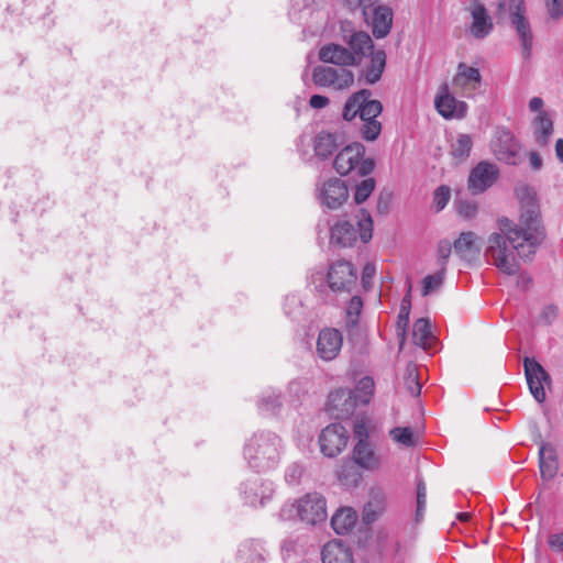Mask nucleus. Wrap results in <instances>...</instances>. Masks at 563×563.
I'll list each match as a JSON object with an SVG mask.
<instances>
[{"instance_id": "obj_20", "label": "nucleus", "mask_w": 563, "mask_h": 563, "mask_svg": "<svg viewBox=\"0 0 563 563\" xmlns=\"http://www.w3.org/2000/svg\"><path fill=\"white\" fill-rule=\"evenodd\" d=\"M470 13L473 20L470 26L471 34L478 40L488 36L493 31L494 24L481 0H472Z\"/></svg>"}, {"instance_id": "obj_44", "label": "nucleus", "mask_w": 563, "mask_h": 563, "mask_svg": "<svg viewBox=\"0 0 563 563\" xmlns=\"http://www.w3.org/2000/svg\"><path fill=\"white\" fill-rule=\"evenodd\" d=\"M310 0H290L289 19L299 23L305 11L309 10Z\"/></svg>"}, {"instance_id": "obj_33", "label": "nucleus", "mask_w": 563, "mask_h": 563, "mask_svg": "<svg viewBox=\"0 0 563 563\" xmlns=\"http://www.w3.org/2000/svg\"><path fill=\"white\" fill-rule=\"evenodd\" d=\"M336 136L330 132L321 131L313 140L314 155L321 159H327L338 150Z\"/></svg>"}, {"instance_id": "obj_34", "label": "nucleus", "mask_w": 563, "mask_h": 563, "mask_svg": "<svg viewBox=\"0 0 563 563\" xmlns=\"http://www.w3.org/2000/svg\"><path fill=\"white\" fill-rule=\"evenodd\" d=\"M385 509V495L379 490H372L371 499L364 506L363 521L366 525L374 522Z\"/></svg>"}, {"instance_id": "obj_48", "label": "nucleus", "mask_w": 563, "mask_h": 563, "mask_svg": "<svg viewBox=\"0 0 563 563\" xmlns=\"http://www.w3.org/2000/svg\"><path fill=\"white\" fill-rule=\"evenodd\" d=\"M406 384L407 388L412 396H419L421 393V385L418 382V375L416 373V368L408 367L406 375Z\"/></svg>"}, {"instance_id": "obj_16", "label": "nucleus", "mask_w": 563, "mask_h": 563, "mask_svg": "<svg viewBox=\"0 0 563 563\" xmlns=\"http://www.w3.org/2000/svg\"><path fill=\"white\" fill-rule=\"evenodd\" d=\"M499 177L498 167L489 162L478 163L470 173L468 188L473 194H482L492 187Z\"/></svg>"}, {"instance_id": "obj_55", "label": "nucleus", "mask_w": 563, "mask_h": 563, "mask_svg": "<svg viewBox=\"0 0 563 563\" xmlns=\"http://www.w3.org/2000/svg\"><path fill=\"white\" fill-rule=\"evenodd\" d=\"M548 544L555 552H563V532L552 533L548 538Z\"/></svg>"}, {"instance_id": "obj_56", "label": "nucleus", "mask_w": 563, "mask_h": 563, "mask_svg": "<svg viewBox=\"0 0 563 563\" xmlns=\"http://www.w3.org/2000/svg\"><path fill=\"white\" fill-rule=\"evenodd\" d=\"M328 97L322 95H312L309 100V106L313 109H323L329 104Z\"/></svg>"}, {"instance_id": "obj_4", "label": "nucleus", "mask_w": 563, "mask_h": 563, "mask_svg": "<svg viewBox=\"0 0 563 563\" xmlns=\"http://www.w3.org/2000/svg\"><path fill=\"white\" fill-rule=\"evenodd\" d=\"M327 517V501L318 493L307 494L295 501H286L278 512V518L283 521L298 519L312 526L325 521Z\"/></svg>"}, {"instance_id": "obj_62", "label": "nucleus", "mask_w": 563, "mask_h": 563, "mask_svg": "<svg viewBox=\"0 0 563 563\" xmlns=\"http://www.w3.org/2000/svg\"><path fill=\"white\" fill-rule=\"evenodd\" d=\"M531 283V278L529 276H526L523 274H520L517 279V285L521 288H527L529 284Z\"/></svg>"}, {"instance_id": "obj_47", "label": "nucleus", "mask_w": 563, "mask_h": 563, "mask_svg": "<svg viewBox=\"0 0 563 563\" xmlns=\"http://www.w3.org/2000/svg\"><path fill=\"white\" fill-rule=\"evenodd\" d=\"M353 433L356 443H369L368 428L364 419L355 421L353 427Z\"/></svg>"}, {"instance_id": "obj_32", "label": "nucleus", "mask_w": 563, "mask_h": 563, "mask_svg": "<svg viewBox=\"0 0 563 563\" xmlns=\"http://www.w3.org/2000/svg\"><path fill=\"white\" fill-rule=\"evenodd\" d=\"M553 133V121L548 112L539 113L533 120V136L537 144L545 146Z\"/></svg>"}, {"instance_id": "obj_41", "label": "nucleus", "mask_w": 563, "mask_h": 563, "mask_svg": "<svg viewBox=\"0 0 563 563\" xmlns=\"http://www.w3.org/2000/svg\"><path fill=\"white\" fill-rule=\"evenodd\" d=\"M284 312L291 319H297L302 314V303L298 295L291 294L285 297L283 303Z\"/></svg>"}, {"instance_id": "obj_27", "label": "nucleus", "mask_w": 563, "mask_h": 563, "mask_svg": "<svg viewBox=\"0 0 563 563\" xmlns=\"http://www.w3.org/2000/svg\"><path fill=\"white\" fill-rule=\"evenodd\" d=\"M481 82L482 75L478 68L459 63L456 74L452 80L455 88L462 89L464 92H473L479 87Z\"/></svg>"}, {"instance_id": "obj_7", "label": "nucleus", "mask_w": 563, "mask_h": 563, "mask_svg": "<svg viewBox=\"0 0 563 563\" xmlns=\"http://www.w3.org/2000/svg\"><path fill=\"white\" fill-rule=\"evenodd\" d=\"M362 217L357 220L356 225L347 220H339L330 231V241L340 247L352 246L357 239L363 243H367L373 234V220L371 214L365 210H361Z\"/></svg>"}, {"instance_id": "obj_52", "label": "nucleus", "mask_w": 563, "mask_h": 563, "mask_svg": "<svg viewBox=\"0 0 563 563\" xmlns=\"http://www.w3.org/2000/svg\"><path fill=\"white\" fill-rule=\"evenodd\" d=\"M375 274H376L375 264L367 263L363 268L362 277H361L362 285L365 290H368L371 288L372 279L374 278Z\"/></svg>"}, {"instance_id": "obj_37", "label": "nucleus", "mask_w": 563, "mask_h": 563, "mask_svg": "<svg viewBox=\"0 0 563 563\" xmlns=\"http://www.w3.org/2000/svg\"><path fill=\"white\" fill-rule=\"evenodd\" d=\"M473 147V140L468 134H459L455 142L452 143L451 154L463 161L470 156V153Z\"/></svg>"}, {"instance_id": "obj_59", "label": "nucleus", "mask_w": 563, "mask_h": 563, "mask_svg": "<svg viewBox=\"0 0 563 563\" xmlns=\"http://www.w3.org/2000/svg\"><path fill=\"white\" fill-rule=\"evenodd\" d=\"M530 166L533 170H539L542 167V158L537 152L529 154Z\"/></svg>"}, {"instance_id": "obj_39", "label": "nucleus", "mask_w": 563, "mask_h": 563, "mask_svg": "<svg viewBox=\"0 0 563 563\" xmlns=\"http://www.w3.org/2000/svg\"><path fill=\"white\" fill-rule=\"evenodd\" d=\"M444 272L438 271L434 274L427 275L422 279V289L421 294L423 297L429 296L431 292L437 291L441 288L443 280H444Z\"/></svg>"}, {"instance_id": "obj_35", "label": "nucleus", "mask_w": 563, "mask_h": 563, "mask_svg": "<svg viewBox=\"0 0 563 563\" xmlns=\"http://www.w3.org/2000/svg\"><path fill=\"white\" fill-rule=\"evenodd\" d=\"M412 338L416 345L423 350H429L434 336L430 330V322L428 319L420 318L413 323Z\"/></svg>"}, {"instance_id": "obj_2", "label": "nucleus", "mask_w": 563, "mask_h": 563, "mask_svg": "<svg viewBox=\"0 0 563 563\" xmlns=\"http://www.w3.org/2000/svg\"><path fill=\"white\" fill-rule=\"evenodd\" d=\"M284 450V441L276 432L260 430L245 440L243 459L254 472L267 473L279 465Z\"/></svg>"}, {"instance_id": "obj_5", "label": "nucleus", "mask_w": 563, "mask_h": 563, "mask_svg": "<svg viewBox=\"0 0 563 563\" xmlns=\"http://www.w3.org/2000/svg\"><path fill=\"white\" fill-rule=\"evenodd\" d=\"M357 273L352 263L339 260L332 263L324 274L316 272L310 277V283L320 291L328 287L333 292H351L356 286Z\"/></svg>"}, {"instance_id": "obj_28", "label": "nucleus", "mask_w": 563, "mask_h": 563, "mask_svg": "<svg viewBox=\"0 0 563 563\" xmlns=\"http://www.w3.org/2000/svg\"><path fill=\"white\" fill-rule=\"evenodd\" d=\"M353 460L361 468L371 472L379 470L383 464L382 456L375 451L371 442L355 443Z\"/></svg>"}, {"instance_id": "obj_49", "label": "nucleus", "mask_w": 563, "mask_h": 563, "mask_svg": "<svg viewBox=\"0 0 563 563\" xmlns=\"http://www.w3.org/2000/svg\"><path fill=\"white\" fill-rule=\"evenodd\" d=\"M559 314V308L555 305H547L543 307L540 316L539 322L543 324H552Z\"/></svg>"}, {"instance_id": "obj_64", "label": "nucleus", "mask_w": 563, "mask_h": 563, "mask_svg": "<svg viewBox=\"0 0 563 563\" xmlns=\"http://www.w3.org/2000/svg\"><path fill=\"white\" fill-rule=\"evenodd\" d=\"M456 517L460 521L466 522L468 521L471 515L468 512H459Z\"/></svg>"}, {"instance_id": "obj_46", "label": "nucleus", "mask_w": 563, "mask_h": 563, "mask_svg": "<svg viewBox=\"0 0 563 563\" xmlns=\"http://www.w3.org/2000/svg\"><path fill=\"white\" fill-rule=\"evenodd\" d=\"M451 191L448 186H440L435 189L433 195V203L437 211L443 210L450 201Z\"/></svg>"}, {"instance_id": "obj_38", "label": "nucleus", "mask_w": 563, "mask_h": 563, "mask_svg": "<svg viewBox=\"0 0 563 563\" xmlns=\"http://www.w3.org/2000/svg\"><path fill=\"white\" fill-rule=\"evenodd\" d=\"M362 309V298L353 296L345 308V324L347 328H354L357 325Z\"/></svg>"}, {"instance_id": "obj_61", "label": "nucleus", "mask_w": 563, "mask_h": 563, "mask_svg": "<svg viewBox=\"0 0 563 563\" xmlns=\"http://www.w3.org/2000/svg\"><path fill=\"white\" fill-rule=\"evenodd\" d=\"M555 155L563 163V139H558L555 142Z\"/></svg>"}, {"instance_id": "obj_8", "label": "nucleus", "mask_w": 563, "mask_h": 563, "mask_svg": "<svg viewBox=\"0 0 563 563\" xmlns=\"http://www.w3.org/2000/svg\"><path fill=\"white\" fill-rule=\"evenodd\" d=\"M365 146L362 143L354 142L342 148L333 162L334 169L342 176L357 170L361 176L369 175L375 167L373 158H364Z\"/></svg>"}, {"instance_id": "obj_9", "label": "nucleus", "mask_w": 563, "mask_h": 563, "mask_svg": "<svg viewBox=\"0 0 563 563\" xmlns=\"http://www.w3.org/2000/svg\"><path fill=\"white\" fill-rule=\"evenodd\" d=\"M312 81L320 88L342 91L354 84V74L346 67L319 65L312 69Z\"/></svg>"}, {"instance_id": "obj_57", "label": "nucleus", "mask_w": 563, "mask_h": 563, "mask_svg": "<svg viewBox=\"0 0 563 563\" xmlns=\"http://www.w3.org/2000/svg\"><path fill=\"white\" fill-rule=\"evenodd\" d=\"M427 503V488L422 481H420L417 485V504H419L420 508Z\"/></svg>"}, {"instance_id": "obj_17", "label": "nucleus", "mask_w": 563, "mask_h": 563, "mask_svg": "<svg viewBox=\"0 0 563 563\" xmlns=\"http://www.w3.org/2000/svg\"><path fill=\"white\" fill-rule=\"evenodd\" d=\"M492 150L499 162L517 165L520 145L509 131H501L492 142Z\"/></svg>"}, {"instance_id": "obj_29", "label": "nucleus", "mask_w": 563, "mask_h": 563, "mask_svg": "<svg viewBox=\"0 0 563 563\" xmlns=\"http://www.w3.org/2000/svg\"><path fill=\"white\" fill-rule=\"evenodd\" d=\"M285 401V396L280 391L267 388L258 397L257 409L263 416L277 417L280 415Z\"/></svg>"}, {"instance_id": "obj_60", "label": "nucleus", "mask_w": 563, "mask_h": 563, "mask_svg": "<svg viewBox=\"0 0 563 563\" xmlns=\"http://www.w3.org/2000/svg\"><path fill=\"white\" fill-rule=\"evenodd\" d=\"M389 201H390V196L389 195H380L378 197L377 210H378L379 213H384V212H386L388 210Z\"/></svg>"}, {"instance_id": "obj_58", "label": "nucleus", "mask_w": 563, "mask_h": 563, "mask_svg": "<svg viewBox=\"0 0 563 563\" xmlns=\"http://www.w3.org/2000/svg\"><path fill=\"white\" fill-rule=\"evenodd\" d=\"M543 104H544V102H543L542 98L533 97L529 101V109H530V111L538 112V114H539L541 112H545L543 110Z\"/></svg>"}, {"instance_id": "obj_18", "label": "nucleus", "mask_w": 563, "mask_h": 563, "mask_svg": "<svg viewBox=\"0 0 563 563\" xmlns=\"http://www.w3.org/2000/svg\"><path fill=\"white\" fill-rule=\"evenodd\" d=\"M438 112L445 119H462L466 115L467 104L457 100L446 85H443L434 99Z\"/></svg>"}, {"instance_id": "obj_19", "label": "nucleus", "mask_w": 563, "mask_h": 563, "mask_svg": "<svg viewBox=\"0 0 563 563\" xmlns=\"http://www.w3.org/2000/svg\"><path fill=\"white\" fill-rule=\"evenodd\" d=\"M364 14L367 16V22L376 38H384L389 34L394 18L393 10L389 7L384 4L373 5L369 12L365 10Z\"/></svg>"}, {"instance_id": "obj_23", "label": "nucleus", "mask_w": 563, "mask_h": 563, "mask_svg": "<svg viewBox=\"0 0 563 563\" xmlns=\"http://www.w3.org/2000/svg\"><path fill=\"white\" fill-rule=\"evenodd\" d=\"M369 60L360 70V80L367 85H374L380 80L386 67V53L384 49H376L367 55Z\"/></svg>"}, {"instance_id": "obj_50", "label": "nucleus", "mask_w": 563, "mask_h": 563, "mask_svg": "<svg viewBox=\"0 0 563 563\" xmlns=\"http://www.w3.org/2000/svg\"><path fill=\"white\" fill-rule=\"evenodd\" d=\"M457 212L464 219H473L477 214V205L474 201H460L457 203Z\"/></svg>"}, {"instance_id": "obj_15", "label": "nucleus", "mask_w": 563, "mask_h": 563, "mask_svg": "<svg viewBox=\"0 0 563 563\" xmlns=\"http://www.w3.org/2000/svg\"><path fill=\"white\" fill-rule=\"evenodd\" d=\"M357 407L351 388H338L328 396L327 410L335 419L351 417Z\"/></svg>"}, {"instance_id": "obj_42", "label": "nucleus", "mask_w": 563, "mask_h": 563, "mask_svg": "<svg viewBox=\"0 0 563 563\" xmlns=\"http://www.w3.org/2000/svg\"><path fill=\"white\" fill-rule=\"evenodd\" d=\"M391 439L401 444V445H405V446H413L415 445V438H413V432L411 430V428L409 427H405V428H401V427H396V428H393L389 432Z\"/></svg>"}, {"instance_id": "obj_21", "label": "nucleus", "mask_w": 563, "mask_h": 563, "mask_svg": "<svg viewBox=\"0 0 563 563\" xmlns=\"http://www.w3.org/2000/svg\"><path fill=\"white\" fill-rule=\"evenodd\" d=\"M344 42L349 45L350 54L354 57V66L361 65L367 55L375 52L371 36L363 31H353L344 34Z\"/></svg>"}, {"instance_id": "obj_45", "label": "nucleus", "mask_w": 563, "mask_h": 563, "mask_svg": "<svg viewBox=\"0 0 563 563\" xmlns=\"http://www.w3.org/2000/svg\"><path fill=\"white\" fill-rule=\"evenodd\" d=\"M452 249L453 244L448 240H442L438 244V264L440 265V271H443L444 273Z\"/></svg>"}, {"instance_id": "obj_63", "label": "nucleus", "mask_w": 563, "mask_h": 563, "mask_svg": "<svg viewBox=\"0 0 563 563\" xmlns=\"http://www.w3.org/2000/svg\"><path fill=\"white\" fill-rule=\"evenodd\" d=\"M424 510H426V505H423L420 508L419 504H417V509H416V521L417 522H419L423 518Z\"/></svg>"}, {"instance_id": "obj_31", "label": "nucleus", "mask_w": 563, "mask_h": 563, "mask_svg": "<svg viewBox=\"0 0 563 563\" xmlns=\"http://www.w3.org/2000/svg\"><path fill=\"white\" fill-rule=\"evenodd\" d=\"M357 521V514L351 507L339 509L331 518V526L338 534L350 532Z\"/></svg>"}, {"instance_id": "obj_11", "label": "nucleus", "mask_w": 563, "mask_h": 563, "mask_svg": "<svg viewBox=\"0 0 563 563\" xmlns=\"http://www.w3.org/2000/svg\"><path fill=\"white\" fill-rule=\"evenodd\" d=\"M523 368L531 395L542 404L545 400L544 387L551 384L550 375L538 361L528 356L523 358Z\"/></svg>"}, {"instance_id": "obj_6", "label": "nucleus", "mask_w": 563, "mask_h": 563, "mask_svg": "<svg viewBox=\"0 0 563 563\" xmlns=\"http://www.w3.org/2000/svg\"><path fill=\"white\" fill-rule=\"evenodd\" d=\"M508 12L511 26L515 29L520 42L522 58L528 60L532 54L533 34L531 24L527 18L526 0H499L497 3V13Z\"/></svg>"}, {"instance_id": "obj_13", "label": "nucleus", "mask_w": 563, "mask_h": 563, "mask_svg": "<svg viewBox=\"0 0 563 563\" xmlns=\"http://www.w3.org/2000/svg\"><path fill=\"white\" fill-rule=\"evenodd\" d=\"M317 198L322 206L334 210L347 200L349 189L344 180L330 178L318 186Z\"/></svg>"}, {"instance_id": "obj_10", "label": "nucleus", "mask_w": 563, "mask_h": 563, "mask_svg": "<svg viewBox=\"0 0 563 563\" xmlns=\"http://www.w3.org/2000/svg\"><path fill=\"white\" fill-rule=\"evenodd\" d=\"M274 494V483L262 477L249 478L240 486L243 503L253 508L265 507L272 500Z\"/></svg>"}, {"instance_id": "obj_25", "label": "nucleus", "mask_w": 563, "mask_h": 563, "mask_svg": "<svg viewBox=\"0 0 563 563\" xmlns=\"http://www.w3.org/2000/svg\"><path fill=\"white\" fill-rule=\"evenodd\" d=\"M539 470L540 476L543 481L550 482L553 479L559 471V457L555 448L542 442L539 446Z\"/></svg>"}, {"instance_id": "obj_53", "label": "nucleus", "mask_w": 563, "mask_h": 563, "mask_svg": "<svg viewBox=\"0 0 563 563\" xmlns=\"http://www.w3.org/2000/svg\"><path fill=\"white\" fill-rule=\"evenodd\" d=\"M409 314L408 311H405V309H400L398 319H397V330L398 335L401 336L400 344L404 343L405 340V332L409 325Z\"/></svg>"}, {"instance_id": "obj_43", "label": "nucleus", "mask_w": 563, "mask_h": 563, "mask_svg": "<svg viewBox=\"0 0 563 563\" xmlns=\"http://www.w3.org/2000/svg\"><path fill=\"white\" fill-rule=\"evenodd\" d=\"M375 179L372 177L363 179L356 185L354 200L357 205L364 202L375 189Z\"/></svg>"}, {"instance_id": "obj_51", "label": "nucleus", "mask_w": 563, "mask_h": 563, "mask_svg": "<svg viewBox=\"0 0 563 563\" xmlns=\"http://www.w3.org/2000/svg\"><path fill=\"white\" fill-rule=\"evenodd\" d=\"M306 393V388L300 380H291L287 386V395L289 399L287 401H294L295 399H299L301 395Z\"/></svg>"}, {"instance_id": "obj_24", "label": "nucleus", "mask_w": 563, "mask_h": 563, "mask_svg": "<svg viewBox=\"0 0 563 563\" xmlns=\"http://www.w3.org/2000/svg\"><path fill=\"white\" fill-rule=\"evenodd\" d=\"M319 59L324 64H332L335 67L354 66V57L350 54V49L335 43L323 45L319 49Z\"/></svg>"}, {"instance_id": "obj_14", "label": "nucleus", "mask_w": 563, "mask_h": 563, "mask_svg": "<svg viewBox=\"0 0 563 563\" xmlns=\"http://www.w3.org/2000/svg\"><path fill=\"white\" fill-rule=\"evenodd\" d=\"M343 345L342 333L334 328H324L320 330L317 343L316 353L318 357L324 362H331L338 357Z\"/></svg>"}, {"instance_id": "obj_26", "label": "nucleus", "mask_w": 563, "mask_h": 563, "mask_svg": "<svg viewBox=\"0 0 563 563\" xmlns=\"http://www.w3.org/2000/svg\"><path fill=\"white\" fill-rule=\"evenodd\" d=\"M267 550L262 540L247 539L243 541L236 552V563H265Z\"/></svg>"}, {"instance_id": "obj_3", "label": "nucleus", "mask_w": 563, "mask_h": 563, "mask_svg": "<svg viewBox=\"0 0 563 563\" xmlns=\"http://www.w3.org/2000/svg\"><path fill=\"white\" fill-rule=\"evenodd\" d=\"M382 112L383 104L379 100L372 99V91L361 89L346 99L343 106L342 118L350 122L360 117L362 121L360 128L362 139L373 142L382 133V123L377 120Z\"/></svg>"}, {"instance_id": "obj_40", "label": "nucleus", "mask_w": 563, "mask_h": 563, "mask_svg": "<svg viewBox=\"0 0 563 563\" xmlns=\"http://www.w3.org/2000/svg\"><path fill=\"white\" fill-rule=\"evenodd\" d=\"M305 473H306V467L302 463L292 462L285 470L284 478H285L286 484L289 486L299 485Z\"/></svg>"}, {"instance_id": "obj_36", "label": "nucleus", "mask_w": 563, "mask_h": 563, "mask_svg": "<svg viewBox=\"0 0 563 563\" xmlns=\"http://www.w3.org/2000/svg\"><path fill=\"white\" fill-rule=\"evenodd\" d=\"M374 388V379L369 376H364L357 382L351 391L358 406L367 405L371 401Z\"/></svg>"}, {"instance_id": "obj_22", "label": "nucleus", "mask_w": 563, "mask_h": 563, "mask_svg": "<svg viewBox=\"0 0 563 563\" xmlns=\"http://www.w3.org/2000/svg\"><path fill=\"white\" fill-rule=\"evenodd\" d=\"M455 254L465 262L478 258L482 250V239L474 232H462L453 243Z\"/></svg>"}, {"instance_id": "obj_1", "label": "nucleus", "mask_w": 563, "mask_h": 563, "mask_svg": "<svg viewBox=\"0 0 563 563\" xmlns=\"http://www.w3.org/2000/svg\"><path fill=\"white\" fill-rule=\"evenodd\" d=\"M519 201V224L508 218L498 220L499 232L488 236L486 256L506 275L520 269L515 251L521 260H530L545 238L537 192L527 185L515 189Z\"/></svg>"}, {"instance_id": "obj_12", "label": "nucleus", "mask_w": 563, "mask_h": 563, "mask_svg": "<svg viewBox=\"0 0 563 563\" xmlns=\"http://www.w3.org/2000/svg\"><path fill=\"white\" fill-rule=\"evenodd\" d=\"M347 430L341 423H331L322 429L319 435L320 450L323 455L334 457L346 446Z\"/></svg>"}, {"instance_id": "obj_30", "label": "nucleus", "mask_w": 563, "mask_h": 563, "mask_svg": "<svg viewBox=\"0 0 563 563\" xmlns=\"http://www.w3.org/2000/svg\"><path fill=\"white\" fill-rule=\"evenodd\" d=\"M322 563H353V554L342 541H330L321 551Z\"/></svg>"}, {"instance_id": "obj_54", "label": "nucleus", "mask_w": 563, "mask_h": 563, "mask_svg": "<svg viewBox=\"0 0 563 563\" xmlns=\"http://www.w3.org/2000/svg\"><path fill=\"white\" fill-rule=\"evenodd\" d=\"M545 4L551 18L559 19L563 15V0H545Z\"/></svg>"}]
</instances>
